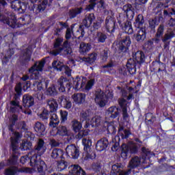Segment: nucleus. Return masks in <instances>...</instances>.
<instances>
[{
	"mask_svg": "<svg viewBox=\"0 0 175 175\" xmlns=\"http://www.w3.org/2000/svg\"><path fill=\"white\" fill-rule=\"evenodd\" d=\"M62 103L64 105V109H67V110H69V109H71L72 107V102L69 98H64L62 100Z\"/></svg>",
	"mask_w": 175,
	"mask_h": 175,
	"instance_id": "a18cd8bd",
	"label": "nucleus"
},
{
	"mask_svg": "<svg viewBox=\"0 0 175 175\" xmlns=\"http://www.w3.org/2000/svg\"><path fill=\"white\" fill-rule=\"evenodd\" d=\"M72 99L73 101L78 104L81 105L85 102V94L82 93H76L72 96Z\"/></svg>",
	"mask_w": 175,
	"mask_h": 175,
	"instance_id": "4be33fe9",
	"label": "nucleus"
},
{
	"mask_svg": "<svg viewBox=\"0 0 175 175\" xmlns=\"http://www.w3.org/2000/svg\"><path fill=\"white\" fill-rule=\"evenodd\" d=\"M8 3H10L11 8L14 10H18L20 13H25L27 10V4L21 3L18 0H8Z\"/></svg>",
	"mask_w": 175,
	"mask_h": 175,
	"instance_id": "f8f14e48",
	"label": "nucleus"
},
{
	"mask_svg": "<svg viewBox=\"0 0 175 175\" xmlns=\"http://www.w3.org/2000/svg\"><path fill=\"white\" fill-rule=\"evenodd\" d=\"M46 150H47V148L46 147V146H44V142L42 139H40L38 144V146L36 148V151H37L38 155L40 156L44 154Z\"/></svg>",
	"mask_w": 175,
	"mask_h": 175,
	"instance_id": "c756f323",
	"label": "nucleus"
},
{
	"mask_svg": "<svg viewBox=\"0 0 175 175\" xmlns=\"http://www.w3.org/2000/svg\"><path fill=\"white\" fill-rule=\"evenodd\" d=\"M82 118H84L85 121V124L84 128H90V126H99L100 122H102V119L100 116H96L92 117V113L88 111H85L81 113Z\"/></svg>",
	"mask_w": 175,
	"mask_h": 175,
	"instance_id": "423d86ee",
	"label": "nucleus"
},
{
	"mask_svg": "<svg viewBox=\"0 0 175 175\" xmlns=\"http://www.w3.org/2000/svg\"><path fill=\"white\" fill-rule=\"evenodd\" d=\"M50 133L51 136H55V135H59L60 136H65V135L68 133V130L66 129V126H59L57 128V131L56 129H55V130L53 129Z\"/></svg>",
	"mask_w": 175,
	"mask_h": 175,
	"instance_id": "5701e85b",
	"label": "nucleus"
},
{
	"mask_svg": "<svg viewBox=\"0 0 175 175\" xmlns=\"http://www.w3.org/2000/svg\"><path fill=\"white\" fill-rule=\"evenodd\" d=\"M43 66H44V61H41L36 62L29 70V73H31V79H35L36 80L39 79L40 76V72L43 70Z\"/></svg>",
	"mask_w": 175,
	"mask_h": 175,
	"instance_id": "9d476101",
	"label": "nucleus"
},
{
	"mask_svg": "<svg viewBox=\"0 0 175 175\" xmlns=\"http://www.w3.org/2000/svg\"><path fill=\"white\" fill-rule=\"evenodd\" d=\"M91 51V44L82 42L80 44L79 52L81 54L85 55Z\"/></svg>",
	"mask_w": 175,
	"mask_h": 175,
	"instance_id": "7c9ffc66",
	"label": "nucleus"
},
{
	"mask_svg": "<svg viewBox=\"0 0 175 175\" xmlns=\"http://www.w3.org/2000/svg\"><path fill=\"white\" fill-rule=\"evenodd\" d=\"M48 106L51 110V112L57 111V109L58 108V103L54 99L49 100L48 101Z\"/></svg>",
	"mask_w": 175,
	"mask_h": 175,
	"instance_id": "4c0bfd02",
	"label": "nucleus"
},
{
	"mask_svg": "<svg viewBox=\"0 0 175 175\" xmlns=\"http://www.w3.org/2000/svg\"><path fill=\"white\" fill-rule=\"evenodd\" d=\"M119 105L122 107L123 120L126 122H129V114H128V101L124 98L119 100Z\"/></svg>",
	"mask_w": 175,
	"mask_h": 175,
	"instance_id": "2eb2a0df",
	"label": "nucleus"
},
{
	"mask_svg": "<svg viewBox=\"0 0 175 175\" xmlns=\"http://www.w3.org/2000/svg\"><path fill=\"white\" fill-rule=\"evenodd\" d=\"M137 152V146H136V144L131 142L127 144L122 145V154L121 157L123 159H126L128 158V154H134Z\"/></svg>",
	"mask_w": 175,
	"mask_h": 175,
	"instance_id": "6e6552de",
	"label": "nucleus"
},
{
	"mask_svg": "<svg viewBox=\"0 0 175 175\" xmlns=\"http://www.w3.org/2000/svg\"><path fill=\"white\" fill-rule=\"evenodd\" d=\"M66 167H68V162L64 160H62L57 163V170L59 172H62V170H65Z\"/></svg>",
	"mask_w": 175,
	"mask_h": 175,
	"instance_id": "79ce46f5",
	"label": "nucleus"
},
{
	"mask_svg": "<svg viewBox=\"0 0 175 175\" xmlns=\"http://www.w3.org/2000/svg\"><path fill=\"white\" fill-rule=\"evenodd\" d=\"M15 91L18 95H20L21 94V84L18 83L15 88Z\"/></svg>",
	"mask_w": 175,
	"mask_h": 175,
	"instance_id": "0e129e2a",
	"label": "nucleus"
},
{
	"mask_svg": "<svg viewBox=\"0 0 175 175\" xmlns=\"http://www.w3.org/2000/svg\"><path fill=\"white\" fill-rule=\"evenodd\" d=\"M98 3H99V8H103V0H92L90 4L86 7V10H88V12L92 10L95 5Z\"/></svg>",
	"mask_w": 175,
	"mask_h": 175,
	"instance_id": "473e14b6",
	"label": "nucleus"
},
{
	"mask_svg": "<svg viewBox=\"0 0 175 175\" xmlns=\"http://www.w3.org/2000/svg\"><path fill=\"white\" fill-rule=\"evenodd\" d=\"M46 5H47V0L42 1V5H38L39 10H44L46 9Z\"/></svg>",
	"mask_w": 175,
	"mask_h": 175,
	"instance_id": "e2e57ef3",
	"label": "nucleus"
},
{
	"mask_svg": "<svg viewBox=\"0 0 175 175\" xmlns=\"http://www.w3.org/2000/svg\"><path fill=\"white\" fill-rule=\"evenodd\" d=\"M71 124L73 131L75 132H79L78 135H77L78 139H81L83 137L88 135V131L87 130L80 131V129H81L83 126L80 122L77 120H72Z\"/></svg>",
	"mask_w": 175,
	"mask_h": 175,
	"instance_id": "ddd939ff",
	"label": "nucleus"
},
{
	"mask_svg": "<svg viewBox=\"0 0 175 175\" xmlns=\"http://www.w3.org/2000/svg\"><path fill=\"white\" fill-rule=\"evenodd\" d=\"M66 152L68 157H72L74 159L79 158L80 152L79 148L75 145H69L66 148Z\"/></svg>",
	"mask_w": 175,
	"mask_h": 175,
	"instance_id": "dca6fc26",
	"label": "nucleus"
},
{
	"mask_svg": "<svg viewBox=\"0 0 175 175\" xmlns=\"http://www.w3.org/2000/svg\"><path fill=\"white\" fill-rule=\"evenodd\" d=\"M107 54H108L107 51H104L103 54L102 55V59L103 62H105V61L107 59Z\"/></svg>",
	"mask_w": 175,
	"mask_h": 175,
	"instance_id": "774afa93",
	"label": "nucleus"
},
{
	"mask_svg": "<svg viewBox=\"0 0 175 175\" xmlns=\"http://www.w3.org/2000/svg\"><path fill=\"white\" fill-rule=\"evenodd\" d=\"M94 20H95V15H94V14H89L88 15H86L83 19V25L86 28H88V27L91 26Z\"/></svg>",
	"mask_w": 175,
	"mask_h": 175,
	"instance_id": "bb28decb",
	"label": "nucleus"
},
{
	"mask_svg": "<svg viewBox=\"0 0 175 175\" xmlns=\"http://www.w3.org/2000/svg\"><path fill=\"white\" fill-rule=\"evenodd\" d=\"M87 83V79L83 77H77L73 81V85H70V82L66 79V78L61 77L57 81V87L59 92H65V89L67 88L68 91L72 88V87L79 91V90H81L84 91V85Z\"/></svg>",
	"mask_w": 175,
	"mask_h": 175,
	"instance_id": "f257e3e1",
	"label": "nucleus"
},
{
	"mask_svg": "<svg viewBox=\"0 0 175 175\" xmlns=\"http://www.w3.org/2000/svg\"><path fill=\"white\" fill-rule=\"evenodd\" d=\"M16 128L18 129H25V122H21L20 123L18 124Z\"/></svg>",
	"mask_w": 175,
	"mask_h": 175,
	"instance_id": "69168bd1",
	"label": "nucleus"
},
{
	"mask_svg": "<svg viewBox=\"0 0 175 175\" xmlns=\"http://www.w3.org/2000/svg\"><path fill=\"white\" fill-rule=\"evenodd\" d=\"M58 29H56V33H58V32H61L62 29H64V28H66L68 27V25L66 23L60 22L57 24Z\"/></svg>",
	"mask_w": 175,
	"mask_h": 175,
	"instance_id": "3c124183",
	"label": "nucleus"
},
{
	"mask_svg": "<svg viewBox=\"0 0 175 175\" xmlns=\"http://www.w3.org/2000/svg\"><path fill=\"white\" fill-rule=\"evenodd\" d=\"M59 124V118L55 111L51 112V122L49 125L51 128H55Z\"/></svg>",
	"mask_w": 175,
	"mask_h": 175,
	"instance_id": "393cba45",
	"label": "nucleus"
},
{
	"mask_svg": "<svg viewBox=\"0 0 175 175\" xmlns=\"http://www.w3.org/2000/svg\"><path fill=\"white\" fill-rule=\"evenodd\" d=\"M42 120H47L49 118V111L44 110L43 112L40 115Z\"/></svg>",
	"mask_w": 175,
	"mask_h": 175,
	"instance_id": "4d7b16f0",
	"label": "nucleus"
},
{
	"mask_svg": "<svg viewBox=\"0 0 175 175\" xmlns=\"http://www.w3.org/2000/svg\"><path fill=\"white\" fill-rule=\"evenodd\" d=\"M146 61V55L142 51H138L133 54V59H129L126 64V68L130 75L136 73V64H143Z\"/></svg>",
	"mask_w": 175,
	"mask_h": 175,
	"instance_id": "f03ea898",
	"label": "nucleus"
},
{
	"mask_svg": "<svg viewBox=\"0 0 175 175\" xmlns=\"http://www.w3.org/2000/svg\"><path fill=\"white\" fill-rule=\"evenodd\" d=\"M34 129L38 133V136H43L46 133V127L40 122H37L35 124Z\"/></svg>",
	"mask_w": 175,
	"mask_h": 175,
	"instance_id": "b1692460",
	"label": "nucleus"
},
{
	"mask_svg": "<svg viewBox=\"0 0 175 175\" xmlns=\"http://www.w3.org/2000/svg\"><path fill=\"white\" fill-rule=\"evenodd\" d=\"M107 146H109V141L106 138H103L97 142L96 148L97 151H103L106 150Z\"/></svg>",
	"mask_w": 175,
	"mask_h": 175,
	"instance_id": "412c9836",
	"label": "nucleus"
},
{
	"mask_svg": "<svg viewBox=\"0 0 175 175\" xmlns=\"http://www.w3.org/2000/svg\"><path fill=\"white\" fill-rule=\"evenodd\" d=\"M146 29L138 28L137 29V32L134 34V39L137 42L142 43V42H144V40H146Z\"/></svg>",
	"mask_w": 175,
	"mask_h": 175,
	"instance_id": "a211bd4d",
	"label": "nucleus"
},
{
	"mask_svg": "<svg viewBox=\"0 0 175 175\" xmlns=\"http://www.w3.org/2000/svg\"><path fill=\"white\" fill-rule=\"evenodd\" d=\"M11 105L12 106H15V109H19L20 110H21V111L23 113H25V114H31L32 112L31 111H24L23 110V107L20 106L19 103L18 101L16 100H13L11 102Z\"/></svg>",
	"mask_w": 175,
	"mask_h": 175,
	"instance_id": "58836bf2",
	"label": "nucleus"
},
{
	"mask_svg": "<svg viewBox=\"0 0 175 175\" xmlns=\"http://www.w3.org/2000/svg\"><path fill=\"white\" fill-rule=\"evenodd\" d=\"M156 35H157V38H161V36H162V35H163V26L161 25L159 27Z\"/></svg>",
	"mask_w": 175,
	"mask_h": 175,
	"instance_id": "bf43d9fd",
	"label": "nucleus"
},
{
	"mask_svg": "<svg viewBox=\"0 0 175 175\" xmlns=\"http://www.w3.org/2000/svg\"><path fill=\"white\" fill-rule=\"evenodd\" d=\"M32 153H29L28 156H23L21 158V163L24 164L29 158H30V163L31 166H34L36 167L38 172L39 173L43 172V166H44V161H37L36 159L38 158V155L34 154L33 157H31Z\"/></svg>",
	"mask_w": 175,
	"mask_h": 175,
	"instance_id": "0eeeda50",
	"label": "nucleus"
},
{
	"mask_svg": "<svg viewBox=\"0 0 175 175\" xmlns=\"http://www.w3.org/2000/svg\"><path fill=\"white\" fill-rule=\"evenodd\" d=\"M119 114L118 108L116 107H109L105 113L106 118L108 120L109 118H116Z\"/></svg>",
	"mask_w": 175,
	"mask_h": 175,
	"instance_id": "6ab92c4d",
	"label": "nucleus"
},
{
	"mask_svg": "<svg viewBox=\"0 0 175 175\" xmlns=\"http://www.w3.org/2000/svg\"><path fill=\"white\" fill-rule=\"evenodd\" d=\"M131 38L129 36H126L121 42L120 49L122 51H126L128 47L131 46Z\"/></svg>",
	"mask_w": 175,
	"mask_h": 175,
	"instance_id": "c85d7f7f",
	"label": "nucleus"
},
{
	"mask_svg": "<svg viewBox=\"0 0 175 175\" xmlns=\"http://www.w3.org/2000/svg\"><path fill=\"white\" fill-rule=\"evenodd\" d=\"M122 169H124V165L121 163H116L113 165H112V168L111 170V174H118L119 175H129L131 173V170H129L127 172L122 171Z\"/></svg>",
	"mask_w": 175,
	"mask_h": 175,
	"instance_id": "4468645a",
	"label": "nucleus"
},
{
	"mask_svg": "<svg viewBox=\"0 0 175 175\" xmlns=\"http://www.w3.org/2000/svg\"><path fill=\"white\" fill-rule=\"evenodd\" d=\"M61 120L62 122H65L68 120V111H60Z\"/></svg>",
	"mask_w": 175,
	"mask_h": 175,
	"instance_id": "864d4df0",
	"label": "nucleus"
},
{
	"mask_svg": "<svg viewBox=\"0 0 175 175\" xmlns=\"http://www.w3.org/2000/svg\"><path fill=\"white\" fill-rule=\"evenodd\" d=\"M64 40L62 38H57L54 44V49L51 51V54L53 55H58L62 54V55H66L72 53V48L68 41L64 42L63 46H61Z\"/></svg>",
	"mask_w": 175,
	"mask_h": 175,
	"instance_id": "7ed1b4c3",
	"label": "nucleus"
},
{
	"mask_svg": "<svg viewBox=\"0 0 175 175\" xmlns=\"http://www.w3.org/2000/svg\"><path fill=\"white\" fill-rule=\"evenodd\" d=\"M33 97L32 96H29L26 94L23 96V106L27 109V107H31V106H33Z\"/></svg>",
	"mask_w": 175,
	"mask_h": 175,
	"instance_id": "cd10ccee",
	"label": "nucleus"
},
{
	"mask_svg": "<svg viewBox=\"0 0 175 175\" xmlns=\"http://www.w3.org/2000/svg\"><path fill=\"white\" fill-rule=\"evenodd\" d=\"M131 135V131L129 130H124V127L119 128L118 135L120 136L122 139H127Z\"/></svg>",
	"mask_w": 175,
	"mask_h": 175,
	"instance_id": "c9c22d12",
	"label": "nucleus"
},
{
	"mask_svg": "<svg viewBox=\"0 0 175 175\" xmlns=\"http://www.w3.org/2000/svg\"><path fill=\"white\" fill-rule=\"evenodd\" d=\"M43 84L42 82H36L33 83V90L36 92L38 98L43 95Z\"/></svg>",
	"mask_w": 175,
	"mask_h": 175,
	"instance_id": "a878e982",
	"label": "nucleus"
},
{
	"mask_svg": "<svg viewBox=\"0 0 175 175\" xmlns=\"http://www.w3.org/2000/svg\"><path fill=\"white\" fill-rule=\"evenodd\" d=\"M105 28L107 32L110 33L114 31L116 29V19L113 17L108 16L105 21Z\"/></svg>",
	"mask_w": 175,
	"mask_h": 175,
	"instance_id": "f3484780",
	"label": "nucleus"
},
{
	"mask_svg": "<svg viewBox=\"0 0 175 175\" xmlns=\"http://www.w3.org/2000/svg\"><path fill=\"white\" fill-rule=\"evenodd\" d=\"M46 94L47 95H55L57 94V90H55L54 85H51L50 87L46 89Z\"/></svg>",
	"mask_w": 175,
	"mask_h": 175,
	"instance_id": "49530a36",
	"label": "nucleus"
},
{
	"mask_svg": "<svg viewBox=\"0 0 175 175\" xmlns=\"http://www.w3.org/2000/svg\"><path fill=\"white\" fill-rule=\"evenodd\" d=\"M98 59V54L92 53L88 55V57L82 58V61L86 62L87 64H94Z\"/></svg>",
	"mask_w": 175,
	"mask_h": 175,
	"instance_id": "2f4dec72",
	"label": "nucleus"
},
{
	"mask_svg": "<svg viewBox=\"0 0 175 175\" xmlns=\"http://www.w3.org/2000/svg\"><path fill=\"white\" fill-rule=\"evenodd\" d=\"M113 92L110 91L104 92L100 89H98L95 93L94 100L100 107H105L109 99H113Z\"/></svg>",
	"mask_w": 175,
	"mask_h": 175,
	"instance_id": "39448f33",
	"label": "nucleus"
},
{
	"mask_svg": "<svg viewBox=\"0 0 175 175\" xmlns=\"http://www.w3.org/2000/svg\"><path fill=\"white\" fill-rule=\"evenodd\" d=\"M31 147H32V143H31L29 142H23L21 146V150H29V148H31Z\"/></svg>",
	"mask_w": 175,
	"mask_h": 175,
	"instance_id": "8fccbe9b",
	"label": "nucleus"
},
{
	"mask_svg": "<svg viewBox=\"0 0 175 175\" xmlns=\"http://www.w3.org/2000/svg\"><path fill=\"white\" fill-rule=\"evenodd\" d=\"M14 54V49H10L5 54L4 58L3 59V63L6 64L8 61H9V59L10 58V56L13 55Z\"/></svg>",
	"mask_w": 175,
	"mask_h": 175,
	"instance_id": "c03bdc74",
	"label": "nucleus"
},
{
	"mask_svg": "<svg viewBox=\"0 0 175 175\" xmlns=\"http://www.w3.org/2000/svg\"><path fill=\"white\" fill-rule=\"evenodd\" d=\"M94 84H95L94 79L89 80L86 83H85L83 87V91H90L92 87H94Z\"/></svg>",
	"mask_w": 175,
	"mask_h": 175,
	"instance_id": "a19ab883",
	"label": "nucleus"
},
{
	"mask_svg": "<svg viewBox=\"0 0 175 175\" xmlns=\"http://www.w3.org/2000/svg\"><path fill=\"white\" fill-rule=\"evenodd\" d=\"M52 66L54 68V70H57V72H61L62 70H64V68H65L64 64L58 61H54L52 63Z\"/></svg>",
	"mask_w": 175,
	"mask_h": 175,
	"instance_id": "e433bc0d",
	"label": "nucleus"
},
{
	"mask_svg": "<svg viewBox=\"0 0 175 175\" xmlns=\"http://www.w3.org/2000/svg\"><path fill=\"white\" fill-rule=\"evenodd\" d=\"M8 19L6 18V16H3L0 14V21H3L4 24H7L11 28H17L20 25H17V20L16 19V15L14 14H8Z\"/></svg>",
	"mask_w": 175,
	"mask_h": 175,
	"instance_id": "9b49d317",
	"label": "nucleus"
},
{
	"mask_svg": "<svg viewBox=\"0 0 175 175\" xmlns=\"http://www.w3.org/2000/svg\"><path fill=\"white\" fill-rule=\"evenodd\" d=\"M18 120V117L17 115H12L10 118V126L9 130L12 133V135L11 137V147L13 152H16V150H17V147L18 145V140L20 137H21V134H19L17 132H14V126L16 125V121Z\"/></svg>",
	"mask_w": 175,
	"mask_h": 175,
	"instance_id": "20e7f679",
	"label": "nucleus"
},
{
	"mask_svg": "<svg viewBox=\"0 0 175 175\" xmlns=\"http://www.w3.org/2000/svg\"><path fill=\"white\" fill-rule=\"evenodd\" d=\"M31 51L27 50L26 53L24 55L25 61H29V59H31Z\"/></svg>",
	"mask_w": 175,
	"mask_h": 175,
	"instance_id": "680f3d73",
	"label": "nucleus"
},
{
	"mask_svg": "<svg viewBox=\"0 0 175 175\" xmlns=\"http://www.w3.org/2000/svg\"><path fill=\"white\" fill-rule=\"evenodd\" d=\"M123 10L126 13V16L129 20H132L133 17H135V8L132 7V5H125L123 7Z\"/></svg>",
	"mask_w": 175,
	"mask_h": 175,
	"instance_id": "aec40b11",
	"label": "nucleus"
},
{
	"mask_svg": "<svg viewBox=\"0 0 175 175\" xmlns=\"http://www.w3.org/2000/svg\"><path fill=\"white\" fill-rule=\"evenodd\" d=\"M158 25V22L157 19H152L149 21V25L150 28H155V26Z\"/></svg>",
	"mask_w": 175,
	"mask_h": 175,
	"instance_id": "052dcab7",
	"label": "nucleus"
},
{
	"mask_svg": "<svg viewBox=\"0 0 175 175\" xmlns=\"http://www.w3.org/2000/svg\"><path fill=\"white\" fill-rule=\"evenodd\" d=\"M135 21H136V24L138 25L139 27H142V25H143L144 23V19H143V16L138 15Z\"/></svg>",
	"mask_w": 175,
	"mask_h": 175,
	"instance_id": "603ef678",
	"label": "nucleus"
},
{
	"mask_svg": "<svg viewBox=\"0 0 175 175\" xmlns=\"http://www.w3.org/2000/svg\"><path fill=\"white\" fill-rule=\"evenodd\" d=\"M96 39L99 43H105L106 39H107V36L103 33L98 32L97 33Z\"/></svg>",
	"mask_w": 175,
	"mask_h": 175,
	"instance_id": "37998d69",
	"label": "nucleus"
},
{
	"mask_svg": "<svg viewBox=\"0 0 175 175\" xmlns=\"http://www.w3.org/2000/svg\"><path fill=\"white\" fill-rule=\"evenodd\" d=\"M80 13H81V8L70 10L69 13L70 17V18H75V16H77V14H80Z\"/></svg>",
	"mask_w": 175,
	"mask_h": 175,
	"instance_id": "de8ad7c7",
	"label": "nucleus"
},
{
	"mask_svg": "<svg viewBox=\"0 0 175 175\" xmlns=\"http://www.w3.org/2000/svg\"><path fill=\"white\" fill-rule=\"evenodd\" d=\"M122 29L126 33H128L129 35L133 33L132 23H131V21H126L124 24V26L122 27Z\"/></svg>",
	"mask_w": 175,
	"mask_h": 175,
	"instance_id": "f704fd0d",
	"label": "nucleus"
},
{
	"mask_svg": "<svg viewBox=\"0 0 175 175\" xmlns=\"http://www.w3.org/2000/svg\"><path fill=\"white\" fill-rule=\"evenodd\" d=\"M17 173V167H12L5 170V175H14Z\"/></svg>",
	"mask_w": 175,
	"mask_h": 175,
	"instance_id": "09e8293b",
	"label": "nucleus"
},
{
	"mask_svg": "<svg viewBox=\"0 0 175 175\" xmlns=\"http://www.w3.org/2000/svg\"><path fill=\"white\" fill-rule=\"evenodd\" d=\"M172 38H174V33H173V31L166 33L163 39V42H166V40H169V39H172Z\"/></svg>",
	"mask_w": 175,
	"mask_h": 175,
	"instance_id": "5fc2aeb1",
	"label": "nucleus"
},
{
	"mask_svg": "<svg viewBox=\"0 0 175 175\" xmlns=\"http://www.w3.org/2000/svg\"><path fill=\"white\" fill-rule=\"evenodd\" d=\"M73 33V27L70 28H68L66 33V38L70 39L72 38V34Z\"/></svg>",
	"mask_w": 175,
	"mask_h": 175,
	"instance_id": "6e6d98bb",
	"label": "nucleus"
},
{
	"mask_svg": "<svg viewBox=\"0 0 175 175\" xmlns=\"http://www.w3.org/2000/svg\"><path fill=\"white\" fill-rule=\"evenodd\" d=\"M64 155V152L61 149H53L52 151V158H59Z\"/></svg>",
	"mask_w": 175,
	"mask_h": 175,
	"instance_id": "ea45409f",
	"label": "nucleus"
},
{
	"mask_svg": "<svg viewBox=\"0 0 175 175\" xmlns=\"http://www.w3.org/2000/svg\"><path fill=\"white\" fill-rule=\"evenodd\" d=\"M63 69H64V70H65V74H66L67 76H70L71 70H70V68H69V67L64 66V67Z\"/></svg>",
	"mask_w": 175,
	"mask_h": 175,
	"instance_id": "338daca9",
	"label": "nucleus"
},
{
	"mask_svg": "<svg viewBox=\"0 0 175 175\" xmlns=\"http://www.w3.org/2000/svg\"><path fill=\"white\" fill-rule=\"evenodd\" d=\"M140 162H142L140 158H139L138 157H135L133 159H131L129 164V167H130L131 169H135V167L140 166Z\"/></svg>",
	"mask_w": 175,
	"mask_h": 175,
	"instance_id": "72a5a7b5",
	"label": "nucleus"
},
{
	"mask_svg": "<svg viewBox=\"0 0 175 175\" xmlns=\"http://www.w3.org/2000/svg\"><path fill=\"white\" fill-rule=\"evenodd\" d=\"M107 130L109 133H116V132H117L116 127L113 124H109L107 126Z\"/></svg>",
	"mask_w": 175,
	"mask_h": 175,
	"instance_id": "13d9d810",
	"label": "nucleus"
},
{
	"mask_svg": "<svg viewBox=\"0 0 175 175\" xmlns=\"http://www.w3.org/2000/svg\"><path fill=\"white\" fill-rule=\"evenodd\" d=\"M82 143L84 146L83 150L85 152L83 153V157H85V159H94L95 153L91 150V146H92L91 139L84 138L82 140Z\"/></svg>",
	"mask_w": 175,
	"mask_h": 175,
	"instance_id": "1a4fd4ad",
	"label": "nucleus"
}]
</instances>
